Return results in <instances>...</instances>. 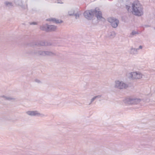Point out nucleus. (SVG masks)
<instances>
[{"mask_svg":"<svg viewBox=\"0 0 155 155\" xmlns=\"http://www.w3.org/2000/svg\"><path fill=\"white\" fill-rule=\"evenodd\" d=\"M126 8L128 12L131 11L132 13L137 16H141L143 14V8L142 5L138 1H136L132 3L131 5V7L128 5H126Z\"/></svg>","mask_w":155,"mask_h":155,"instance_id":"f257e3e1","label":"nucleus"},{"mask_svg":"<svg viewBox=\"0 0 155 155\" xmlns=\"http://www.w3.org/2000/svg\"><path fill=\"white\" fill-rule=\"evenodd\" d=\"M94 15L98 20L103 21L105 20V19L102 16L101 12L98 8H96L94 10H86L84 13V15L85 18L89 20H91L93 17Z\"/></svg>","mask_w":155,"mask_h":155,"instance_id":"f03ea898","label":"nucleus"},{"mask_svg":"<svg viewBox=\"0 0 155 155\" xmlns=\"http://www.w3.org/2000/svg\"><path fill=\"white\" fill-rule=\"evenodd\" d=\"M114 87L115 88L121 89L126 88L127 85L123 81L116 80L115 81Z\"/></svg>","mask_w":155,"mask_h":155,"instance_id":"7ed1b4c3","label":"nucleus"},{"mask_svg":"<svg viewBox=\"0 0 155 155\" xmlns=\"http://www.w3.org/2000/svg\"><path fill=\"white\" fill-rule=\"evenodd\" d=\"M33 54H35L37 55L42 56H52L55 54L52 52L46 51H39L36 52H34L31 53Z\"/></svg>","mask_w":155,"mask_h":155,"instance_id":"20e7f679","label":"nucleus"},{"mask_svg":"<svg viewBox=\"0 0 155 155\" xmlns=\"http://www.w3.org/2000/svg\"><path fill=\"white\" fill-rule=\"evenodd\" d=\"M108 21L110 23L111 26L114 28L117 27L119 22L118 19L113 17L108 18Z\"/></svg>","mask_w":155,"mask_h":155,"instance_id":"39448f33","label":"nucleus"},{"mask_svg":"<svg viewBox=\"0 0 155 155\" xmlns=\"http://www.w3.org/2000/svg\"><path fill=\"white\" fill-rule=\"evenodd\" d=\"M26 114L28 115L31 116H35L40 117H44L47 116L43 114L40 113L37 110H31L28 111L26 112Z\"/></svg>","mask_w":155,"mask_h":155,"instance_id":"423d86ee","label":"nucleus"},{"mask_svg":"<svg viewBox=\"0 0 155 155\" xmlns=\"http://www.w3.org/2000/svg\"><path fill=\"white\" fill-rule=\"evenodd\" d=\"M130 74L133 79H140L142 77V74L139 72H131Z\"/></svg>","mask_w":155,"mask_h":155,"instance_id":"0eeeda50","label":"nucleus"},{"mask_svg":"<svg viewBox=\"0 0 155 155\" xmlns=\"http://www.w3.org/2000/svg\"><path fill=\"white\" fill-rule=\"evenodd\" d=\"M127 103L129 104H137L139 103L141 99L139 98H129L126 100Z\"/></svg>","mask_w":155,"mask_h":155,"instance_id":"6e6552de","label":"nucleus"},{"mask_svg":"<svg viewBox=\"0 0 155 155\" xmlns=\"http://www.w3.org/2000/svg\"><path fill=\"white\" fill-rule=\"evenodd\" d=\"M14 2L16 5L19 6L23 9L27 8V5L24 4L23 0H14Z\"/></svg>","mask_w":155,"mask_h":155,"instance_id":"1a4fd4ad","label":"nucleus"},{"mask_svg":"<svg viewBox=\"0 0 155 155\" xmlns=\"http://www.w3.org/2000/svg\"><path fill=\"white\" fill-rule=\"evenodd\" d=\"M46 20L47 21H52L53 23H60L62 22V21L61 20L54 18H48Z\"/></svg>","mask_w":155,"mask_h":155,"instance_id":"9d476101","label":"nucleus"},{"mask_svg":"<svg viewBox=\"0 0 155 155\" xmlns=\"http://www.w3.org/2000/svg\"><path fill=\"white\" fill-rule=\"evenodd\" d=\"M0 97L2 98L5 100L11 101L14 100L15 99L12 97L7 96L5 95H2L0 96Z\"/></svg>","mask_w":155,"mask_h":155,"instance_id":"9b49d317","label":"nucleus"},{"mask_svg":"<svg viewBox=\"0 0 155 155\" xmlns=\"http://www.w3.org/2000/svg\"><path fill=\"white\" fill-rule=\"evenodd\" d=\"M138 51V49L133 48L132 47L130 48V52L131 54H137Z\"/></svg>","mask_w":155,"mask_h":155,"instance_id":"f8f14e48","label":"nucleus"},{"mask_svg":"<svg viewBox=\"0 0 155 155\" xmlns=\"http://www.w3.org/2000/svg\"><path fill=\"white\" fill-rule=\"evenodd\" d=\"M48 31H54L57 28V27L54 25H48Z\"/></svg>","mask_w":155,"mask_h":155,"instance_id":"ddd939ff","label":"nucleus"},{"mask_svg":"<svg viewBox=\"0 0 155 155\" xmlns=\"http://www.w3.org/2000/svg\"><path fill=\"white\" fill-rule=\"evenodd\" d=\"M48 25L47 24L44 25L40 27V29L44 31H48Z\"/></svg>","mask_w":155,"mask_h":155,"instance_id":"4468645a","label":"nucleus"},{"mask_svg":"<svg viewBox=\"0 0 155 155\" xmlns=\"http://www.w3.org/2000/svg\"><path fill=\"white\" fill-rule=\"evenodd\" d=\"M116 33L114 31H112L110 32L108 35V36L110 38H113L115 37Z\"/></svg>","mask_w":155,"mask_h":155,"instance_id":"2eb2a0df","label":"nucleus"},{"mask_svg":"<svg viewBox=\"0 0 155 155\" xmlns=\"http://www.w3.org/2000/svg\"><path fill=\"white\" fill-rule=\"evenodd\" d=\"M137 34H138V33L137 31H133L129 35V37L130 38L133 37L134 36Z\"/></svg>","mask_w":155,"mask_h":155,"instance_id":"dca6fc26","label":"nucleus"},{"mask_svg":"<svg viewBox=\"0 0 155 155\" xmlns=\"http://www.w3.org/2000/svg\"><path fill=\"white\" fill-rule=\"evenodd\" d=\"M5 5L9 8H12L13 7V5L12 3L6 2H5Z\"/></svg>","mask_w":155,"mask_h":155,"instance_id":"f3484780","label":"nucleus"},{"mask_svg":"<svg viewBox=\"0 0 155 155\" xmlns=\"http://www.w3.org/2000/svg\"><path fill=\"white\" fill-rule=\"evenodd\" d=\"M81 14V12L80 11H79L77 13L74 14V15L75 17V18L76 19H77L79 18L80 15Z\"/></svg>","mask_w":155,"mask_h":155,"instance_id":"a211bd4d","label":"nucleus"},{"mask_svg":"<svg viewBox=\"0 0 155 155\" xmlns=\"http://www.w3.org/2000/svg\"><path fill=\"white\" fill-rule=\"evenodd\" d=\"M74 11L73 9H71L68 12V14L69 15H73L74 14Z\"/></svg>","mask_w":155,"mask_h":155,"instance_id":"6ab92c4d","label":"nucleus"},{"mask_svg":"<svg viewBox=\"0 0 155 155\" xmlns=\"http://www.w3.org/2000/svg\"><path fill=\"white\" fill-rule=\"evenodd\" d=\"M35 81L38 84H42V83L40 80L36 79L35 80Z\"/></svg>","mask_w":155,"mask_h":155,"instance_id":"aec40b11","label":"nucleus"},{"mask_svg":"<svg viewBox=\"0 0 155 155\" xmlns=\"http://www.w3.org/2000/svg\"><path fill=\"white\" fill-rule=\"evenodd\" d=\"M96 99L95 96L93 98H92L91 101V102L89 104V105H90L92 102H93Z\"/></svg>","mask_w":155,"mask_h":155,"instance_id":"412c9836","label":"nucleus"},{"mask_svg":"<svg viewBox=\"0 0 155 155\" xmlns=\"http://www.w3.org/2000/svg\"><path fill=\"white\" fill-rule=\"evenodd\" d=\"M30 25H36L37 24V23L36 22H31L29 23Z\"/></svg>","mask_w":155,"mask_h":155,"instance_id":"4be33fe9","label":"nucleus"},{"mask_svg":"<svg viewBox=\"0 0 155 155\" xmlns=\"http://www.w3.org/2000/svg\"><path fill=\"white\" fill-rule=\"evenodd\" d=\"M39 44H40V45L41 46H44L47 45V44H46V43L44 42H41Z\"/></svg>","mask_w":155,"mask_h":155,"instance_id":"5701e85b","label":"nucleus"},{"mask_svg":"<svg viewBox=\"0 0 155 155\" xmlns=\"http://www.w3.org/2000/svg\"><path fill=\"white\" fill-rule=\"evenodd\" d=\"M95 96L96 99L97 98H101V95H98Z\"/></svg>","mask_w":155,"mask_h":155,"instance_id":"b1692460","label":"nucleus"},{"mask_svg":"<svg viewBox=\"0 0 155 155\" xmlns=\"http://www.w3.org/2000/svg\"><path fill=\"white\" fill-rule=\"evenodd\" d=\"M143 48V46L141 45H140L139 46L138 48H137V49H138V50L139 49H141Z\"/></svg>","mask_w":155,"mask_h":155,"instance_id":"393cba45","label":"nucleus"},{"mask_svg":"<svg viewBox=\"0 0 155 155\" xmlns=\"http://www.w3.org/2000/svg\"><path fill=\"white\" fill-rule=\"evenodd\" d=\"M127 1H130V0H126Z\"/></svg>","mask_w":155,"mask_h":155,"instance_id":"a878e982","label":"nucleus"}]
</instances>
